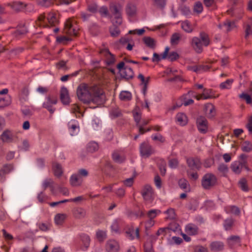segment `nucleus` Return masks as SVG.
I'll return each mask as SVG.
<instances>
[{
  "label": "nucleus",
  "instance_id": "1",
  "mask_svg": "<svg viewBox=\"0 0 252 252\" xmlns=\"http://www.w3.org/2000/svg\"><path fill=\"white\" fill-rule=\"evenodd\" d=\"M190 45L197 53H201L203 46H208L210 44L208 35L204 32H201L199 37H193L190 41Z\"/></svg>",
  "mask_w": 252,
  "mask_h": 252
},
{
  "label": "nucleus",
  "instance_id": "2",
  "mask_svg": "<svg viewBox=\"0 0 252 252\" xmlns=\"http://www.w3.org/2000/svg\"><path fill=\"white\" fill-rule=\"evenodd\" d=\"M95 88H90L86 84H81L77 88L76 93L78 99L84 103H89L93 100V91Z\"/></svg>",
  "mask_w": 252,
  "mask_h": 252
},
{
  "label": "nucleus",
  "instance_id": "3",
  "mask_svg": "<svg viewBox=\"0 0 252 252\" xmlns=\"http://www.w3.org/2000/svg\"><path fill=\"white\" fill-rule=\"evenodd\" d=\"M217 181V179L215 175L212 173H207L202 179L201 185L204 189H209L216 184Z\"/></svg>",
  "mask_w": 252,
  "mask_h": 252
},
{
  "label": "nucleus",
  "instance_id": "4",
  "mask_svg": "<svg viewBox=\"0 0 252 252\" xmlns=\"http://www.w3.org/2000/svg\"><path fill=\"white\" fill-rule=\"evenodd\" d=\"M78 29L76 22L72 19H68L64 23L63 32L69 35L76 36Z\"/></svg>",
  "mask_w": 252,
  "mask_h": 252
},
{
  "label": "nucleus",
  "instance_id": "5",
  "mask_svg": "<svg viewBox=\"0 0 252 252\" xmlns=\"http://www.w3.org/2000/svg\"><path fill=\"white\" fill-rule=\"evenodd\" d=\"M139 150L141 156L146 158L150 157L154 153L152 146L149 143L146 142L140 144Z\"/></svg>",
  "mask_w": 252,
  "mask_h": 252
},
{
  "label": "nucleus",
  "instance_id": "6",
  "mask_svg": "<svg viewBox=\"0 0 252 252\" xmlns=\"http://www.w3.org/2000/svg\"><path fill=\"white\" fill-rule=\"evenodd\" d=\"M196 126L198 131L201 133H206L208 130V121L204 117L200 116L196 119Z\"/></svg>",
  "mask_w": 252,
  "mask_h": 252
},
{
  "label": "nucleus",
  "instance_id": "7",
  "mask_svg": "<svg viewBox=\"0 0 252 252\" xmlns=\"http://www.w3.org/2000/svg\"><path fill=\"white\" fill-rule=\"evenodd\" d=\"M142 195L144 199L150 202H151L154 199V192L152 187L148 185H145L141 192Z\"/></svg>",
  "mask_w": 252,
  "mask_h": 252
},
{
  "label": "nucleus",
  "instance_id": "8",
  "mask_svg": "<svg viewBox=\"0 0 252 252\" xmlns=\"http://www.w3.org/2000/svg\"><path fill=\"white\" fill-rule=\"evenodd\" d=\"M67 127L68 131L71 136L77 135L79 131V125L77 120H71L68 123Z\"/></svg>",
  "mask_w": 252,
  "mask_h": 252
},
{
  "label": "nucleus",
  "instance_id": "9",
  "mask_svg": "<svg viewBox=\"0 0 252 252\" xmlns=\"http://www.w3.org/2000/svg\"><path fill=\"white\" fill-rule=\"evenodd\" d=\"M169 49V47H165L164 51L162 54V58L167 59L170 62L175 61L179 58V55L176 52H171L168 54Z\"/></svg>",
  "mask_w": 252,
  "mask_h": 252
},
{
  "label": "nucleus",
  "instance_id": "10",
  "mask_svg": "<svg viewBox=\"0 0 252 252\" xmlns=\"http://www.w3.org/2000/svg\"><path fill=\"white\" fill-rule=\"evenodd\" d=\"M105 249L107 252H118L120 249L119 244L115 240H109L106 244Z\"/></svg>",
  "mask_w": 252,
  "mask_h": 252
},
{
  "label": "nucleus",
  "instance_id": "11",
  "mask_svg": "<svg viewBox=\"0 0 252 252\" xmlns=\"http://www.w3.org/2000/svg\"><path fill=\"white\" fill-rule=\"evenodd\" d=\"M203 111L208 118H213L216 114L215 107L211 103H207L204 105Z\"/></svg>",
  "mask_w": 252,
  "mask_h": 252
},
{
  "label": "nucleus",
  "instance_id": "12",
  "mask_svg": "<svg viewBox=\"0 0 252 252\" xmlns=\"http://www.w3.org/2000/svg\"><path fill=\"white\" fill-rule=\"evenodd\" d=\"M6 5L9 6L12 10L16 12L23 11L24 8V3L20 1L7 3Z\"/></svg>",
  "mask_w": 252,
  "mask_h": 252
},
{
  "label": "nucleus",
  "instance_id": "13",
  "mask_svg": "<svg viewBox=\"0 0 252 252\" xmlns=\"http://www.w3.org/2000/svg\"><path fill=\"white\" fill-rule=\"evenodd\" d=\"M188 166L192 169L199 170L201 168V163L200 159L196 158H189L187 160Z\"/></svg>",
  "mask_w": 252,
  "mask_h": 252
},
{
  "label": "nucleus",
  "instance_id": "14",
  "mask_svg": "<svg viewBox=\"0 0 252 252\" xmlns=\"http://www.w3.org/2000/svg\"><path fill=\"white\" fill-rule=\"evenodd\" d=\"M100 53L106 57L107 65H110L115 63L116 61L115 56L110 53L108 49H103L101 51Z\"/></svg>",
  "mask_w": 252,
  "mask_h": 252
},
{
  "label": "nucleus",
  "instance_id": "15",
  "mask_svg": "<svg viewBox=\"0 0 252 252\" xmlns=\"http://www.w3.org/2000/svg\"><path fill=\"white\" fill-rule=\"evenodd\" d=\"M121 77L126 80H129L133 78L134 72L131 67L126 66L124 69L120 72Z\"/></svg>",
  "mask_w": 252,
  "mask_h": 252
},
{
  "label": "nucleus",
  "instance_id": "16",
  "mask_svg": "<svg viewBox=\"0 0 252 252\" xmlns=\"http://www.w3.org/2000/svg\"><path fill=\"white\" fill-rule=\"evenodd\" d=\"M72 214L74 218L76 219H83L86 216V210L81 207L75 208L72 210Z\"/></svg>",
  "mask_w": 252,
  "mask_h": 252
},
{
  "label": "nucleus",
  "instance_id": "17",
  "mask_svg": "<svg viewBox=\"0 0 252 252\" xmlns=\"http://www.w3.org/2000/svg\"><path fill=\"white\" fill-rule=\"evenodd\" d=\"M60 99L63 104H68L70 102L68 91L67 88L65 87H63L61 88L60 92Z\"/></svg>",
  "mask_w": 252,
  "mask_h": 252
},
{
  "label": "nucleus",
  "instance_id": "18",
  "mask_svg": "<svg viewBox=\"0 0 252 252\" xmlns=\"http://www.w3.org/2000/svg\"><path fill=\"white\" fill-rule=\"evenodd\" d=\"M227 242L230 248H234L240 245L241 239L238 236H231L227 238Z\"/></svg>",
  "mask_w": 252,
  "mask_h": 252
},
{
  "label": "nucleus",
  "instance_id": "19",
  "mask_svg": "<svg viewBox=\"0 0 252 252\" xmlns=\"http://www.w3.org/2000/svg\"><path fill=\"white\" fill-rule=\"evenodd\" d=\"M14 134L9 130H4L1 135V139L4 142L10 143L13 141Z\"/></svg>",
  "mask_w": 252,
  "mask_h": 252
},
{
  "label": "nucleus",
  "instance_id": "20",
  "mask_svg": "<svg viewBox=\"0 0 252 252\" xmlns=\"http://www.w3.org/2000/svg\"><path fill=\"white\" fill-rule=\"evenodd\" d=\"M185 231L190 235H195L198 233V227L194 224L189 223L186 225Z\"/></svg>",
  "mask_w": 252,
  "mask_h": 252
},
{
  "label": "nucleus",
  "instance_id": "21",
  "mask_svg": "<svg viewBox=\"0 0 252 252\" xmlns=\"http://www.w3.org/2000/svg\"><path fill=\"white\" fill-rule=\"evenodd\" d=\"M137 8L134 4L128 3L126 7V12L129 17L134 16L136 13Z\"/></svg>",
  "mask_w": 252,
  "mask_h": 252
},
{
  "label": "nucleus",
  "instance_id": "22",
  "mask_svg": "<svg viewBox=\"0 0 252 252\" xmlns=\"http://www.w3.org/2000/svg\"><path fill=\"white\" fill-rule=\"evenodd\" d=\"M210 247L211 251L219 252L223 250L224 244L220 241H214L210 244Z\"/></svg>",
  "mask_w": 252,
  "mask_h": 252
},
{
  "label": "nucleus",
  "instance_id": "23",
  "mask_svg": "<svg viewBox=\"0 0 252 252\" xmlns=\"http://www.w3.org/2000/svg\"><path fill=\"white\" fill-rule=\"evenodd\" d=\"M243 165H245V162L235 161L231 164V169L235 173L239 174L242 171Z\"/></svg>",
  "mask_w": 252,
  "mask_h": 252
},
{
  "label": "nucleus",
  "instance_id": "24",
  "mask_svg": "<svg viewBox=\"0 0 252 252\" xmlns=\"http://www.w3.org/2000/svg\"><path fill=\"white\" fill-rule=\"evenodd\" d=\"M83 182L82 179L77 174H73L70 178V183L71 186L77 187L80 186Z\"/></svg>",
  "mask_w": 252,
  "mask_h": 252
},
{
  "label": "nucleus",
  "instance_id": "25",
  "mask_svg": "<svg viewBox=\"0 0 252 252\" xmlns=\"http://www.w3.org/2000/svg\"><path fill=\"white\" fill-rule=\"evenodd\" d=\"M52 169L54 175L59 177L62 176L63 173L62 165L57 162H53L52 163Z\"/></svg>",
  "mask_w": 252,
  "mask_h": 252
},
{
  "label": "nucleus",
  "instance_id": "26",
  "mask_svg": "<svg viewBox=\"0 0 252 252\" xmlns=\"http://www.w3.org/2000/svg\"><path fill=\"white\" fill-rule=\"evenodd\" d=\"M79 236L80 240L83 245L82 249L85 251L89 248L90 246V238L88 235L84 233L81 234Z\"/></svg>",
  "mask_w": 252,
  "mask_h": 252
},
{
  "label": "nucleus",
  "instance_id": "27",
  "mask_svg": "<svg viewBox=\"0 0 252 252\" xmlns=\"http://www.w3.org/2000/svg\"><path fill=\"white\" fill-rule=\"evenodd\" d=\"M126 237L130 240H133L135 237L138 238L139 237V230L136 228L135 230L133 228H129L126 231Z\"/></svg>",
  "mask_w": 252,
  "mask_h": 252
},
{
  "label": "nucleus",
  "instance_id": "28",
  "mask_svg": "<svg viewBox=\"0 0 252 252\" xmlns=\"http://www.w3.org/2000/svg\"><path fill=\"white\" fill-rule=\"evenodd\" d=\"M122 5L119 3H111L109 6L110 10L113 15L122 13Z\"/></svg>",
  "mask_w": 252,
  "mask_h": 252
},
{
  "label": "nucleus",
  "instance_id": "29",
  "mask_svg": "<svg viewBox=\"0 0 252 252\" xmlns=\"http://www.w3.org/2000/svg\"><path fill=\"white\" fill-rule=\"evenodd\" d=\"M236 27L235 23L234 22H231L229 21H227L226 22L223 23L221 25H219V27L220 29H223L229 32L234 29Z\"/></svg>",
  "mask_w": 252,
  "mask_h": 252
},
{
  "label": "nucleus",
  "instance_id": "30",
  "mask_svg": "<svg viewBox=\"0 0 252 252\" xmlns=\"http://www.w3.org/2000/svg\"><path fill=\"white\" fill-rule=\"evenodd\" d=\"M143 41L145 45L151 49H155L156 46V40L151 37L145 36L143 38Z\"/></svg>",
  "mask_w": 252,
  "mask_h": 252
},
{
  "label": "nucleus",
  "instance_id": "31",
  "mask_svg": "<svg viewBox=\"0 0 252 252\" xmlns=\"http://www.w3.org/2000/svg\"><path fill=\"white\" fill-rule=\"evenodd\" d=\"M55 0H36L38 5L43 7H49L54 4Z\"/></svg>",
  "mask_w": 252,
  "mask_h": 252
},
{
  "label": "nucleus",
  "instance_id": "32",
  "mask_svg": "<svg viewBox=\"0 0 252 252\" xmlns=\"http://www.w3.org/2000/svg\"><path fill=\"white\" fill-rule=\"evenodd\" d=\"M57 102V99L53 96H48L46 98V101L44 102L43 106L44 108H49L52 104H56Z\"/></svg>",
  "mask_w": 252,
  "mask_h": 252
},
{
  "label": "nucleus",
  "instance_id": "33",
  "mask_svg": "<svg viewBox=\"0 0 252 252\" xmlns=\"http://www.w3.org/2000/svg\"><path fill=\"white\" fill-rule=\"evenodd\" d=\"M54 181L51 178L45 179L42 183V187L44 189H46L47 188H50L51 191L52 193H54Z\"/></svg>",
  "mask_w": 252,
  "mask_h": 252
},
{
  "label": "nucleus",
  "instance_id": "34",
  "mask_svg": "<svg viewBox=\"0 0 252 252\" xmlns=\"http://www.w3.org/2000/svg\"><path fill=\"white\" fill-rule=\"evenodd\" d=\"M225 211L227 214H233L235 215H239L240 214V210L236 206H228L224 208Z\"/></svg>",
  "mask_w": 252,
  "mask_h": 252
},
{
  "label": "nucleus",
  "instance_id": "35",
  "mask_svg": "<svg viewBox=\"0 0 252 252\" xmlns=\"http://www.w3.org/2000/svg\"><path fill=\"white\" fill-rule=\"evenodd\" d=\"M66 218V215L64 214H58L54 218L55 223L57 225H62L65 219Z\"/></svg>",
  "mask_w": 252,
  "mask_h": 252
},
{
  "label": "nucleus",
  "instance_id": "36",
  "mask_svg": "<svg viewBox=\"0 0 252 252\" xmlns=\"http://www.w3.org/2000/svg\"><path fill=\"white\" fill-rule=\"evenodd\" d=\"M177 121L182 126L185 125L187 123V117L184 113H178L176 115Z\"/></svg>",
  "mask_w": 252,
  "mask_h": 252
},
{
  "label": "nucleus",
  "instance_id": "37",
  "mask_svg": "<svg viewBox=\"0 0 252 252\" xmlns=\"http://www.w3.org/2000/svg\"><path fill=\"white\" fill-rule=\"evenodd\" d=\"M182 29L186 32L190 33L193 31L191 24L187 20L183 22L181 24Z\"/></svg>",
  "mask_w": 252,
  "mask_h": 252
},
{
  "label": "nucleus",
  "instance_id": "38",
  "mask_svg": "<svg viewBox=\"0 0 252 252\" xmlns=\"http://www.w3.org/2000/svg\"><path fill=\"white\" fill-rule=\"evenodd\" d=\"M118 25L113 24V26L109 28L110 34L113 37H117L120 33V30L118 28Z\"/></svg>",
  "mask_w": 252,
  "mask_h": 252
},
{
  "label": "nucleus",
  "instance_id": "39",
  "mask_svg": "<svg viewBox=\"0 0 252 252\" xmlns=\"http://www.w3.org/2000/svg\"><path fill=\"white\" fill-rule=\"evenodd\" d=\"M47 20L49 24L51 26H55L58 22L56 15L53 13H49L47 17Z\"/></svg>",
  "mask_w": 252,
  "mask_h": 252
},
{
  "label": "nucleus",
  "instance_id": "40",
  "mask_svg": "<svg viewBox=\"0 0 252 252\" xmlns=\"http://www.w3.org/2000/svg\"><path fill=\"white\" fill-rule=\"evenodd\" d=\"M11 103V99L9 96H5L3 97H0V108L8 106Z\"/></svg>",
  "mask_w": 252,
  "mask_h": 252
},
{
  "label": "nucleus",
  "instance_id": "41",
  "mask_svg": "<svg viewBox=\"0 0 252 252\" xmlns=\"http://www.w3.org/2000/svg\"><path fill=\"white\" fill-rule=\"evenodd\" d=\"M121 100L124 101H128L131 99V94L128 91H122L119 95Z\"/></svg>",
  "mask_w": 252,
  "mask_h": 252
},
{
  "label": "nucleus",
  "instance_id": "42",
  "mask_svg": "<svg viewBox=\"0 0 252 252\" xmlns=\"http://www.w3.org/2000/svg\"><path fill=\"white\" fill-rule=\"evenodd\" d=\"M153 5L158 8L163 9L166 4V0H153Z\"/></svg>",
  "mask_w": 252,
  "mask_h": 252
},
{
  "label": "nucleus",
  "instance_id": "43",
  "mask_svg": "<svg viewBox=\"0 0 252 252\" xmlns=\"http://www.w3.org/2000/svg\"><path fill=\"white\" fill-rule=\"evenodd\" d=\"M241 149L243 152L249 153L252 151V143L249 141H245L242 144Z\"/></svg>",
  "mask_w": 252,
  "mask_h": 252
},
{
  "label": "nucleus",
  "instance_id": "44",
  "mask_svg": "<svg viewBox=\"0 0 252 252\" xmlns=\"http://www.w3.org/2000/svg\"><path fill=\"white\" fill-rule=\"evenodd\" d=\"M181 39L180 33L176 32L173 33L170 39V43L172 45H177Z\"/></svg>",
  "mask_w": 252,
  "mask_h": 252
},
{
  "label": "nucleus",
  "instance_id": "45",
  "mask_svg": "<svg viewBox=\"0 0 252 252\" xmlns=\"http://www.w3.org/2000/svg\"><path fill=\"white\" fill-rule=\"evenodd\" d=\"M233 82V79H229L226 80L225 82H222L220 85V87L221 89H230L232 84Z\"/></svg>",
  "mask_w": 252,
  "mask_h": 252
},
{
  "label": "nucleus",
  "instance_id": "46",
  "mask_svg": "<svg viewBox=\"0 0 252 252\" xmlns=\"http://www.w3.org/2000/svg\"><path fill=\"white\" fill-rule=\"evenodd\" d=\"M87 149L88 152L93 153L98 150V145L97 143L92 142L88 144Z\"/></svg>",
  "mask_w": 252,
  "mask_h": 252
},
{
  "label": "nucleus",
  "instance_id": "47",
  "mask_svg": "<svg viewBox=\"0 0 252 252\" xmlns=\"http://www.w3.org/2000/svg\"><path fill=\"white\" fill-rule=\"evenodd\" d=\"M112 158L114 161L117 163H122L125 161V158L121 157L118 152H114L112 154Z\"/></svg>",
  "mask_w": 252,
  "mask_h": 252
},
{
  "label": "nucleus",
  "instance_id": "48",
  "mask_svg": "<svg viewBox=\"0 0 252 252\" xmlns=\"http://www.w3.org/2000/svg\"><path fill=\"white\" fill-rule=\"evenodd\" d=\"M178 184L180 188L183 189H187L189 190V185L188 182L184 179H181L178 182Z\"/></svg>",
  "mask_w": 252,
  "mask_h": 252
},
{
  "label": "nucleus",
  "instance_id": "49",
  "mask_svg": "<svg viewBox=\"0 0 252 252\" xmlns=\"http://www.w3.org/2000/svg\"><path fill=\"white\" fill-rule=\"evenodd\" d=\"M113 15L114 16V19L112 22L113 24L120 26L123 22L122 13Z\"/></svg>",
  "mask_w": 252,
  "mask_h": 252
},
{
  "label": "nucleus",
  "instance_id": "50",
  "mask_svg": "<svg viewBox=\"0 0 252 252\" xmlns=\"http://www.w3.org/2000/svg\"><path fill=\"white\" fill-rule=\"evenodd\" d=\"M239 185L241 189L244 191H247L249 190L248 187L247 185V182L246 179L242 178L239 182Z\"/></svg>",
  "mask_w": 252,
  "mask_h": 252
},
{
  "label": "nucleus",
  "instance_id": "51",
  "mask_svg": "<svg viewBox=\"0 0 252 252\" xmlns=\"http://www.w3.org/2000/svg\"><path fill=\"white\" fill-rule=\"evenodd\" d=\"M164 213L167 215V219L174 220L175 219V212L174 209L169 208L164 212Z\"/></svg>",
  "mask_w": 252,
  "mask_h": 252
},
{
  "label": "nucleus",
  "instance_id": "52",
  "mask_svg": "<svg viewBox=\"0 0 252 252\" xmlns=\"http://www.w3.org/2000/svg\"><path fill=\"white\" fill-rule=\"evenodd\" d=\"M27 29L25 25L19 26L15 31L16 35H21L26 34L27 32Z\"/></svg>",
  "mask_w": 252,
  "mask_h": 252
},
{
  "label": "nucleus",
  "instance_id": "53",
  "mask_svg": "<svg viewBox=\"0 0 252 252\" xmlns=\"http://www.w3.org/2000/svg\"><path fill=\"white\" fill-rule=\"evenodd\" d=\"M161 211L157 209L151 210L147 213L148 217L149 219H154L160 213Z\"/></svg>",
  "mask_w": 252,
  "mask_h": 252
},
{
  "label": "nucleus",
  "instance_id": "54",
  "mask_svg": "<svg viewBox=\"0 0 252 252\" xmlns=\"http://www.w3.org/2000/svg\"><path fill=\"white\" fill-rule=\"evenodd\" d=\"M234 221L233 219L230 218L226 219L224 220L223 226L225 230H230L232 227Z\"/></svg>",
  "mask_w": 252,
  "mask_h": 252
},
{
  "label": "nucleus",
  "instance_id": "55",
  "mask_svg": "<svg viewBox=\"0 0 252 252\" xmlns=\"http://www.w3.org/2000/svg\"><path fill=\"white\" fill-rule=\"evenodd\" d=\"M87 10L91 13H96L98 10V5L95 3H90L87 6Z\"/></svg>",
  "mask_w": 252,
  "mask_h": 252
},
{
  "label": "nucleus",
  "instance_id": "56",
  "mask_svg": "<svg viewBox=\"0 0 252 252\" xmlns=\"http://www.w3.org/2000/svg\"><path fill=\"white\" fill-rule=\"evenodd\" d=\"M34 11V5L32 3H24V8L23 11L26 13H31Z\"/></svg>",
  "mask_w": 252,
  "mask_h": 252
},
{
  "label": "nucleus",
  "instance_id": "57",
  "mask_svg": "<svg viewBox=\"0 0 252 252\" xmlns=\"http://www.w3.org/2000/svg\"><path fill=\"white\" fill-rule=\"evenodd\" d=\"M96 235L99 241H103L106 237V232L100 230L96 232Z\"/></svg>",
  "mask_w": 252,
  "mask_h": 252
},
{
  "label": "nucleus",
  "instance_id": "58",
  "mask_svg": "<svg viewBox=\"0 0 252 252\" xmlns=\"http://www.w3.org/2000/svg\"><path fill=\"white\" fill-rule=\"evenodd\" d=\"M239 96L240 98L245 99L247 104H251L252 103V99L251 95L247 94L242 93L239 94Z\"/></svg>",
  "mask_w": 252,
  "mask_h": 252
},
{
  "label": "nucleus",
  "instance_id": "59",
  "mask_svg": "<svg viewBox=\"0 0 252 252\" xmlns=\"http://www.w3.org/2000/svg\"><path fill=\"white\" fill-rule=\"evenodd\" d=\"M211 90L204 88L203 93L202 94V95L203 96V99H208L212 98V96L211 95Z\"/></svg>",
  "mask_w": 252,
  "mask_h": 252
},
{
  "label": "nucleus",
  "instance_id": "60",
  "mask_svg": "<svg viewBox=\"0 0 252 252\" xmlns=\"http://www.w3.org/2000/svg\"><path fill=\"white\" fill-rule=\"evenodd\" d=\"M138 78L140 80L141 82V85L144 86V85H148L149 82L150 80V77H148L146 78H145L144 75L142 74H139L138 75Z\"/></svg>",
  "mask_w": 252,
  "mask_h": 252
},
{
  "label": "nucleus",
  "instance_id": "61",
  "mask_svg": "<svg viewBox=\"0 0 252 252\" xmlns=\"http://www.w3.org/2000/svg\"><path fill=\"white\" fill-rule=\"evenodd\" d=\"M179 10L184 15L187 16L191 13L189 8L186 5H181L179 8Z\"/></svg>",
  "mask_w": 252,
  "mask_h": 252
},
{
  "label": "nucleus",
  "instance_id": "62",
  "mask_svg": "<svg viewBox=\"0 0 252 252\" xmlns=\"http://www.w3.org/2000/svg\"><path fill=\"white\" fill-rule=\"evenodd\" d=\"M210 66L207 65H197V73L207 71L210 69Z\"/></svg>",
  "mask_w": 252,
  "mask_h": 252
},
{
  "label": "nucleus",
  "instance_id": "63",
  "mask_svg": "<svg viewBox=\"0 0 252 252\" xmlns=\"http://www.w3.org/2000/svg\"><path fill=\"white\" fill-rule=\"evenodd\" d=\"M111 230L116 233H118L119 231V222L117 220H115L111 226Z\"/></svg>",
  "mask_w": 252,
  "mask_h": 252
},
{
  "label": "nucleus",
  "instance_id": "64",
  "mask_svg": "<svg viewBox=\"0 0 252 252\" xmlns=\"http://www.w3.org/2000/svg\"><path fill=\"white\" fill-rule=\"evenodd\" d=\"M66 64V62L64 61H61L56 63V67L59 69H63L65 70L67 69Z\"/></svg>",
  "mask_w": 252,
  "mask_h": 252
}]
</instances>
